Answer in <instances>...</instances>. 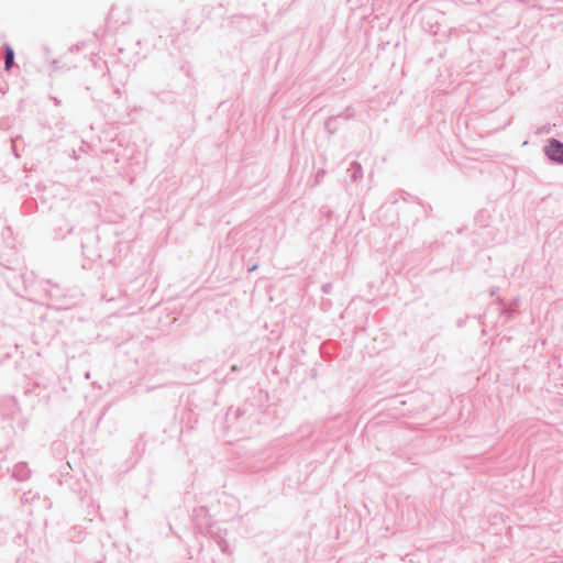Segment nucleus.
<instances>
[{
	"label": "nucleus",
	"mask_w": 563,
	"mask_h": 563,
	"mask_svg": "<svg viewBox=\"0 0 563 563\" xmlns=\"http://www.w3.org/2000/svg\"><path fill=\"white\" fill-rule=\"evenodd\" d=\"M192 522L195 526V533L200 536L214 523L206 506L194 508Z\"/></svg>",
	"instance_id": "f257e3e1"
},
{
	"label": "nucleus",
	"mask_w": 563,
	"mask_h": 563,
	"mask_svg": "<svg viewBox=\"0 0 563 563\" xmlns=\"http://www.w3.org/2000/svg\"><path fill=\"white\" fill-rule=\"evenodd\" d=\"M545 157L554 164L563 165V142L558 139H549L543 147Z\"/></svg>",
	"instance_id": "f03ea898"
},
{
	"label": "nucleus",
	"mask_w": 563,
	"mask_h": 563,
	"mask_svg": "<svg viewBox=\"0 0 563 563\" xmlns=\"http://www.w3.org/2000/svg\"><path fill=\"white\" fill-rule=\"evenodd\" d=\"M346 173H347V176H346L347 185H358V183L363 178V168H362V165L357 162L351 163Z\"/></svg>",
	"instance_id": "7ed1b4c3"
},
{
	"label": "nucleus",
	"mask_w": 563,
	"mask_h": 563,
	"mask_svg": "<svg viewBox=\"0 0 563 563\" xmlns=\"http://www.w3.org/2000/svg\"><path fill=\"white\" fill-rule=\"evenodd\" d=\"M201 536L209 537L212 540H214L217 543L221 539H225L227 531L219 527L216 522L207 529L206 532H203Z\"/></svg>",
	"instance_id": "20e7f679"
},
{
	"label": "nucleus",
	"mask_w": 563,
	"mask_h": 563,
	"mask_svg": "<svg viewBox=\"0 0 563 563\" xmlns=\"http://www.w3.org/2000/svg\"><path fill=\"white\" fill-rule=\"evenodd\" d=\"M46 285L49 286V288H44V292L47 296L49 300L53 302L47 301L46 305H55V302L62 297V289L58 285H52L49 282H46Z\"/></svg>",
	"instance_id": "39448f33"
},
{
	"label": "nucleus",
	"mask_w": 563,
	"mask_h": 563,
	"mask_svg": "<svg viewBox=\"0 0 563 563\" xmlns=\"http://www.w3.org/2000/svg\"><path fill=\"white\" fill-rule=\"evenodd\" d=\"M498 302L500 303V312L506 314L508 319L512 318L514 313L516 312L517 300H514L512 305L509 307H506L501 298H498Z\"/></svg>",
	"instance_id": "423d86ee"
},
{
	"label": "nucleus",
	"mask_w": 563,
	"mask_h": 563,
	"mask_svg": "<svg viewBox=\"0 0 563 563\" xmlns=\"http://www.w3.org/2000/svg\"><path fill=\"white\" fill-rule=\"evenodd\" d=\"M51 67H52V73H56L58 70H68L73 67V65H67V64H64V65H60V60L58 59H53L51 62Z\"/></svg>",
	"instance_id": "0eeeda50"
},
{
	"label": "nucleus",
	"mask_w": 563,
	"mask_h": 563,
	"mask_svg": "<svg viewBox=\"0 0 563 563\" xmlns=\"http://www.w3.org/2000/svg\"><path fill=\"white\" fill-rule=\"evenodd\" d=\"M14 53L11 47L5 46V69L9 70L13 64Z\"/></svg>",
	"instance_id": "6e6552de"
},
{
	"label": "nucleus",
	"mask_w": 563,
	"mask_h": 563,
	"mask_svg": "<svg viewBox=\"0 0 563 563\" xmlns=\"http://www.w3.org/2000/svg\"><path fill=\"white\" fill-rule=\"evenodd\" d=\"M336 119L338 118L335 115H332L324 122V128L330 134H333L336 131V126L334 124Z\"/></svg>",
	"instance_id": "1a4fd4ad"
},
{
	"label": "nucleus",
	"mask_w": 563,
	"mask_h": 563,
	"mask_svg": "<svg viewBox=\"0 0 563 563\" xmlns=\"http://www.w3.org/2000/svg\"><path fill=\"white\" fill-rule=\"evenodd\" d=\"M335 117L342 118L344 120H351L354 118V109L352 107H346V109L343 112L339 113Z\"/></svg>",
	"instance_id": "9d476101"
},
{
	"label": "nucleus",
	"mask_w": 563,
	"mask_h": 563,
	"mask_svg": "<svg viewBox=\"0 0 563 563\" xmlns=\"http://www.w3.org/2000/svg\"><path fill=\"white\" fill-rule=\"evenodd\" d=\"M217 544L219 545L222 553H224V554L231 553L230 545H229L227 539L219 540V542Z\"/></svg>",
	"instance_id": "9b49d317"
},
{
	"label": "nucleus",
	"mask_w": 563,
	"mask_h": 563,
	"mask_svg": "<svg viewBox=\"0 0 563 563\" xmlns=\"http://www.w3.org/2000/svg\"><path fill=\"white\" fill-rule=\"evenodd\" d=\"M320 213H321V216H323V217H325L328 219H330L333 216V211L331 209H329V208H325V207L320 209Z\"/></svg>",
	"instance_id": "f8f14e48"
},
{
	"label": "nucleus",
	"mask_w": 563,
	"mask_h": 563,
	"mask_svg": "<svg viewBox=\"0 0 563 563\" xmlns=\"http://www.w3.org/2000/svg\"><path fill=\"white\" fill-rule=\"evenodd\" d=\"M332 287H333V286H332V284H331V283H327V284L322 285V291H323L324 294H330V292H331V290H332Z\"/></svg>",
	"instance_id": "ddd939ff"
},
{
	"label": "nucleus",
	"mask_w": 563,
	"mask_h": 563,
	"mask_svg": "<svg viewBox=\"0 0 563 563\" xmlns=\"http://www.w3.org/2000/svg\"><path fill=\"white\" fill-rule=\"evenodd\" d=\"M499 291V288L496 287V286H493L489 288V295L493 297V296H496L497 292Z\"/></svg>",
	"instance_id": "4468645a"
},
{
	"label": "nucleus",
	"mask_w": 563,
	"mask_h": 563,
	"mask_svg": "<svg viewBox=\"0 0 563 563\" xmlns=\"http://www.w3.org/2000/svg\"><path fill=\"white\" fill-rule=\"evenodd\" d=\"M82 45H84V43H81V44H76V45L71 46V47L69 48V51H70V52H74V51L79 52V51L81 49V46H82Z\"/></svg>",
	"instance_id": "2eb2a0df"
},
{
	"label": "nucleus",
	"mask_w": 563,
	"mask_h": 563,
	"mask_svg": "<svg viewBox=\"0 0 563 563\" xmlns=\"http://www.w3.org/2000/svg\"><path fill=\"white\" fill-rule=\"evenodd\" d=\"M257 267H258V265L256 263L255 264H251V265H249L247 271L249 272H254L255 269H257Z\"/></svg>",
	"instance_id": "dca6fc26"
},
{
	"label": "nucleus",
	"mask_w": 563,
	"mask_h": 563,
	"mask_svg": "<svg viewBox=\"0 0 563 563\" xmlns=\"http://www.w3.org/2000/svg\"><path fill=\"white\" fill-rule=\"evenodd\" d=\"M324 173H325V172H324L323 169L318 170V173H317V179H318L320 176L324 175Z\"/></svg>",
	"instance_id": "f3484780"
},
{
	"label": "nucleus",
	"mask_w": 563,
	"mask_h": 563,
	"mask_svg": "<svg viewBox=\"0 0 563 563\" xmlns=\"http://www.w3.org/2000/svg\"><path fill=\"white\" fill-rule=\"evenodd\" d=\"M43 51H44L45 55L48 56V48L47 47H43Z\"/></svg>",
	"instance_id": "a211bd4d"
}]
</instances>
